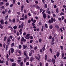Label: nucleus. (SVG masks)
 Wrapping results in <instances>:
<instances>
[{"label":"nucleus","mask_w":66,"mask_h":66,"mask_svg":"<svg viewBox=\"0 0 66 66\" xmlns=\"http://www.w3.org/2000/svg\"><path fill=\"white\" fill-rule=\"evenodd\" d=\"M30 34H27L25 37V38L27 39H29L30 38Z\"/></svg>","instance_id":"nucleus-1"},{"label":"nucleus","mask_w":66,"mask_h":66,"mask_svg":"<svg viewBox=\"0 0 66 66\" xmlns=\"http://www.w3.org/2000/svg\"><path fill=\"white\" fill-rule=\"evenodd\" d=\"M53 18H51V20H49L48 21V23H53Z\"/></svg>","instance_id":"nucleus-2"},{"label":"nucleus","mask_w":66,"mask_h":66,"mask_svg":"<svg viewBox=\"0 0 66 66\" xmlns=\"http://www.w3.org/2000/svg\"><path fill=\"white\" fill-rule=\"evenodd\" d=\"M21 42H26L27 41V40L24 39V37H22L21 39Z\"/></svg>","instance_id":"nucleus-3"},{"label":"nucleus","mask_w":66,"mask_h":66,"mask_svg":"<svg viewBox=\"0 0 66 66\" xmlns=\"http://www.w3.org/2000/svg\"><path fill=\"white\" fill-rule=\"evenodd\" d=\"M27 45H23V50L25 49H26L27 48Z\"/></svg>","instance_id":"nucleus-4"},{"label":"nucleus","mask_w":66,"mask_h":66,"mask_svg":"<svg viewBox=\"0 0 66 66\" xmlns=\"http://www.w3.org/2000/svg\"><path fill=\"white\" fill-rule=\"evenodd\" d=\"M52 62L53 63V64L54 65V64H55V59H52Z\"/></svg>","instance_id":"nucleus-5"},{"label":"nucleus","mask_w":66,"mask_h":66,"mask_svg":"<svg viewBox=\"0 0 66 66\" xmlns=\"http://www.w3.org/2000/svg\"><path fill=\"white\" fill-rule=\"evenodd\" d=\"M10 50H11V53H14V49L13 48H11Z\"/></svg>","instance_id":"nucleus-6"},{"label":"nucleus","mask_w":66,"mask_h":66,"mask_svg":"<svg viewBox=\"0 0 66 66\" xmlns=\"http://www.w3.org/2000/svg\"><path fill=\"white\" fill-rule=\"evenodd\" d=\"M38 55V57L37 56H36V58L37 60H39V59H40L39 58H40V55H39V54Z\"/></svg>","instance_id":"nucleus-7"},{"label":"nucleus","mask_w":66,"mask_h":66,"mask_svg":"<svg viewBox=\"0 0 66 66\" xmlns=\"http://www.w3.org/2000/svg\"><path fill=\"white\" fill-rule=\"evenodd\" d=\"M60 52H58L56 53V56L57 57H59V55H60Z\"/></svg>","instance_id":"nucleus-8"},{"label":"nucleus","mask_w":66,"mask_h":66,"mask_svg":"<svg viewBox=\"0 0 66 66\" xmlns=\"http://www.w3.org/2000/svg\"><path fill=\"white\" fill-rule=\"evenodd\" d=\"M0 22L2 24L3 23H4V20L3 19H2L0 21Z\"/></svg>","instance_id":"nucleus-9"},{"label":"nucleus","mask_w":66,"mask_h":66,"mask_svg":"<svg viewBox=\"0 0 66 66\" xmlns=\"http://www.w3.org/2000/svg\"><path fill=\"white\" fill-rule=\"evenodd\" d=\"M43 18L45 19L46 18V14L45 13H44L43 14Z\"/></svg>","instance_id":"nucleus-10"},{"label":"nucleus","mask_w":66,"mask_h":66,"mask_svg":"<svg viewBox=\"0 0 66 66\" xmlns=\"http://www.w3.org/2000/svg\"><path fill=\"white\" fill-rule=\"evenodd\" d=\"M35 59L34 58H33V57H31L30 58V61L31 62H32L33 60H34Z\"/></svg>","instance_id":"nucleus-11"},{"label":"nucleus","mask_w":66,"mask_h":66,"mask_svg":"<svg viewBox=\"0 0 66 66\" xmlns=\"http://www.w3.org/2000/svg\"><path fill=\"white\" fill-rule=\"evenodd\" d=\"M11 42V39H10V38H8L7 40V43H8L9 42Z\"/></svg>","instance_id":"nucleus-12"},{"label":"nucleus","mask_w":66,"mask_h":66,"mask_svg":"<svg viewBox=\"0 0 66 66\" xmlns=\"http://www.w3.org/2000/svg\"><path fill=\"white\" fill-rule=\"evenodd\" d=\"M10 60L12 63L14 62V59H11V58H10Z\"/></svg>","instance_id":"nucleus-13"},{"label":"nucleus","mask_w":66,"mask_h":66,"mask_svg":"<svg viewBox=\"0 0 66 66\" xmlns=\"http://www.w3.org/2000/svg\"><path fill=\"white\" fill-rule=\"evenodd\" d=\"M14 45H15V44L14 43H13L11 44V47H14Z\"/></svg>","instance_id":"nucleus-14"},{"label":"nucleus","mask_w":66,"mask_h":66,"mask_svg":"<svg viewBox=\"0 0 66 66\" xmlns=\"http://www.w3.org/2000/svg\"><path fill=\"white\" fill-rule=\"evenodd\" d=\"M46 47V45H44V47L42 48V50L43 51H45V47Z\"/></svg>","instance_id":"nucleus-15"},{"label":"nucleus","mask_w":66,"mask_h":66,"mask_svg":"<svg viewBox=\"0 0 66 66\" xmlns=\"http://www.w3.org/2000/svg\"><path fill=\"white\" fill-rule=\"evenodd\" d=\"M21 61V60H18V63L19 64L20 63V62Z\"/></svg>","instance_id":"nucleus-16"},{"label":"nucleus","mask_w":66,"mask_h":66,"mask_svg":"<svg viewBox=\"0 0 66 66\" xmlns=\"http://www.w3.org/2000/svg\"><path fill=\"white\" fill-rule=\"evenodd\" d=\"M36 9H40V7H39V6L38 5H37L36 6Z\"/></svg>","instance_id":"nucleus-17"},{"label":"nucleus","mask_w":66,"mask_h":66,"mask_svg":"<svg viewBox=\"0 0 66 66\" xmlns=\"http://www.w3.org/2000/svg\"><path fill=\"white\" fill-rule=\"evenodd\" d=\"M23 23H22L21 24V27L22 28H23Z\"/></svg>","instance_id":"nucleus-18"},{"label":"nucleus","mask_w":66,"mask_h":66,"mask_svg":"<svg viewBox=\"0 0 66 66\" xmlns=\"http://www.w3.org/2000/svg\"><path fill=\"white\" fill-rule=\"evenodd\" d=\"M42 42V38H40L39 40V43H41Z\"/></svg>","instance_id":"nucleus-19"},{"label":"nucleus","mask_w":66,"mask_h":66,"mask_svg":"<svg viewBox=\"0 0 66 66\" xmlns=\"http://www.w3.org/2000/svg\"><path fill=\"white\" fill-rule=\"evenodd\" d=\"M49 28H50V29H52V28H53V26L51 25H50L49 26Z\"/></svg>","instance_id":"nucleus-20"},{"label":"nucleus","mask_w":66,"mask_h":66,"mask_svg":"<svg viewBox=\"0 0 66 66\" xmlns=\"http://www.w3.org/2000/svg\"><path fill=\"white\" fill-rule=\"evenodd\" d=\"M24 7V6L23 5H22V6H21V11H22L23 10V8Z\"/></svg>","instance_id":"nucleus-21"},{"label":"nucleus","mask_w":66,"mask_h":66,"mask_svg":"<svg viewBox=\"0 0 66 66\" xmlns=\"http://www.w3.org/2000/svg\"><path fill=\"white\" fill-rule=\"evenodd\" d=\"M7 38V37H6V36H5L4 37V41H5Z\"/></svg>","instance_id":"nucleus-22"},{"label":"nucleus","mask_w":66,"mask_h":66,"mask_svg":"<svg viewBox=\"0 0 66 66\" xmlns=\"http://www.w3.org/2000/svg\"><path fill=\"white\" fill-rule=\"evenodd\" d=\"M12 66H16V63H13L12 64Z\"/></svg>","instance_id":"nucleus-23"},{"label":"nucleus","mask_w":66,"mask_h":66,"mask_svg":"<svg viewBox=\"0 0 66 66\" xmlns=\"http://www.w3.org/2000/svg\"><path fill=\"white\" fill-rule=\"evenodd\" d=\"M12 22L13 23H15V19L14 18L12 20Z\"/></svg>","instance_id":"nucleus-24"},{"label":"nucleus","mask_w":66,"mask_h":66,"mask_svg":"<svg viewBox=\"0 0 66 66\" xmlns=\"http://www.w3.org/2000/svg\"><path fill=\"white\" fill-rule=\"evenodd\" d=\"M3 5V2H1L0 3V5L1 6L2 5Z\"/></svg>","instance_id":"nucleus-25"},{"label":"nucleus","mask_w":66,"mask_h":66,"mask_svg":"<svg viewBox=\"0 0 66 66\" xmlns=\"http://www.w3.org/2000/svg\"><path fill=\"white\" fill-rule=\"evenodd\" d=\"M42 22H39V24L40 26L42 25Z\"/></svg>","instance_id":"nucleus-26"},{"label":"nucleus","mask_w":66,"mask_h":66,"mask_svg":"<svg viewBox=\"0 0 66 66\" xmlns=\"http://www.w3.org/2000/svg\"><path fill=\"white\" fill-rule=\"evenodd\" d=\"M45 60H47V54H45Z\"/></svg>","instance_id":"nucleus-27"},{"label":"nucleus","mask_w":66,"mask_h":66,"mask_svg":"<svg viewBox=\"0 0 66 66\" xmlns=\"http://www.w3.org/2000/svg\"><path fill=\"white\" fill-rule=\"evenodd\" d=\"M13 28L14 30H16V29H17V26H14L13 27Z\"/></svg>","instance_id":"nucleus-28"},{"label":"nucleus","mask_w":66,"mask_h":66,"mask_svg":"<svg viewBox=\"0 0 66 66\" xmlns=\"http://www.w3.org/2000/svg\"><path fill=\"white\" fill-rule=\"evenodd\" d=\"M44 6L45 8H47V6H48L46 4H44Z\"/></svg>","instance_id":"nucleus-29"},{"label":"nucleus","mask_w":66,"mask_h":66,"mask_svg":"<svg viewBox=\"0 0 66 66\" xmlns=\"http://www.w3.org/2000/svg\"><path fill=\"white\" fill-rule=\"evenodd\" d=\"M0 8L1 9V10H2V9H4V6H3L1 7H0Z\"/></svg>","instance_id":"nucleus-30"},{"label":"nucleus","mask_w":66,"mask_h":66,"mask_svg":"<svg viewBox=\"0 0 66 66\" xmlns=\"http://www.w3.org/2000/svg\"><path fill=\"white\" fill-rule=\"evenodd\" d=\"M56 12L57 13H59V9L57 8L56 9Z\"/></svg>","instance_id":"nucleus-31"},{"label":"nucleus","mask_w":66,"mask_h":66,"mask_svg":"<svg viewBox=\"0 0 66 66\" xmlns=\"http://www.w3.org/2000/svg\"><path fill=\"white\" fill-rule=\"evenodd\" d=\"M27 17H28V16H27V15L26 14L25 15L24 17H25V19H27Z\"/></svg>","instance_id":"nucleus-32"},{"label":"nucleus","mask_w":66,"mask_h":66,"mask_svg":"<svg viewBox=\"0 0 66 66\" xmlns=\"http://www.w3.org/2000/svg\"><path fill=\"white\" fill-rule=\"evenodd\" d=\"M20 20H24V18H22L20 19Z\"/></svg>","instance_id":"nucleus-33"},{"label":"nucleus","mask_w":66,"mask_h":66,"mask_svg":"<svg viewBox=\"0 0 66 66\" xmlns=\"http://www.w3.org/2000/svg\"><path fill=\"white\" fill-rule=\"evenodd\" d=\"M24 55H25V56H27V54L26 53V52H24Z\"/></svg>","instance_id":"nucleus-34"},{"label":"nucleus","mask_w":66,"mask_h":66,"mask_svg":"<svg viewBox=\"0 0 66 66\" xmlns=\"http://www.w3.org/2000/svg\"><path fill=\"white\" fill-rule=\"evenodd\" d=\"M52 42H53L54 40V38L53 37L52 39Z\"/></svg>","instance_id":"nucleus-35"},{"label":"nucleus","mask_w":66,"mask_h":66,"mask_svg":"<svg viewBox=\"0 0 66 66\" xmlns=\"http://www.w3.org/2000/svg\"><path fill=\"white\" fill-rule=\"evenodd\" d=\"M8 48V46L7 45H6V51L7 50V48Z\"/></svg>","instance_id":"nucleus-36"},{"label":"nucleus","mask_w":66,"mask_h":66,"mask_svg":"<svg viewBox=\"0 0 66 66\" xmlns=\"http://www.w3.org/2000/svg\"><path fill=\"white\" fill-rule=\"evenodd\" d=\"M43 9L42 8H41L40 9V13H42V12L43 11Z\"/></svg>","instance_id":"nucleus-37"},{"label":"nucleus","mask_w":66,"mask_h":66,"mask_svg":"<svg viewBox=\"0 0 66 66\" xmlns=\"http://www.w3.org/2000/svg\"><path fill=\"white\" fill-rule=\"evenodd\" d=\"M52 60H51V59H49L48 60H47V62H51L52 61Z\"/></svg>","instance_id":"nucleus-38"},{"label":"nucleus","mask_w":66,"mask_h":66,"mask_svg":"<svg viewBox=\"0 0 66 66\" xmlns=\"http://www.w3.org/2000/svg\"><path fill=\"white\" fill-rule=\"evenodd\" d=\"M31 53H34V50H32L30 51Z\"/></svg>","instance_id":"nucleus-39"},{"label":"nucleus","mask_w":66,"mask_h":66,"mask_svg":"<svg viewBox=\"0 0 66 66\" xmlns=\"http://www.w3.org/2000/svg\"><path fill=\"white\" fill-rule=\"evenodd\" d=\"M0 28H1V29H3V27L1 24H0Z\"/></svg>","instance_id":"nucleus-40"},{"label":"nucleus","mask_w":66,"mask_h":66,"mask_svg":"<svg viewBox=\"0 0 66 66\" xmlns=\"http://www.w3.org/2000/svg\"><path fill=\"white\" fill-rule=\"evenodd\" d=\"M45 27L46 28H48V25H47V24H45Z\"/></svg>","instance_id":"nucleus-41"},{"label":"nucleus","mask_w":66,"mask_h":66,"mask_svg":"<svg viewBox=\"0 0 66 66\" xmlns=\"http://www.w3.org/2000/svg\"><path fill=\"white\" fill-rule=\"evenodd\" d=\"M26 61H27V58H25L24 59V62H26Z\"/></svg>","instance_id":"nucleus-42"},{"label":"nucleus","mask_w":66,"mask_h":66,"mask_svg":"<svg viewBox=\"0 0 66 66\" xmlns=\"http://www.w3.org/2000/svg\"><path fill=\"white\" fill-rule=\"evenodd\" d=\"M42 1L43 4H45V0H42Z\"/></svg>","instance_id":"nucleus-43"},{"label":"nucleus","mask_w":66,"mask_h":66,"mask_svg":"<svg viewBox=\"0 0 66 66\" xmlns=\"http://www.w3.org/2000/svg\"><path fill=\"white\" fill-rule=\"evenodd\" d=\"M46 13H48V14H50L51 13V12L50 11H47Z\"/></svg>","instance_id":"nucleus-44"},{"label":"nucleus","mask_w":66,"mask_h":66,"mask_svg":"<svg viewBox=\"0 0 66 66\" xmlns=\"http://www.w3.org/2000/svg\"><path fill=\"white\" fill-rule=\"evenodd\" d=\"M55 27L57 28V29H60V28H59V26H58L56 25L55 26Z\"/></svg>","instance_id":"nucleus-45"},{"label":"nucleus","mask_w":66,"mask_h":66,"mask_svg":"<svg viewBox=\"0 0 66 66\" xmlns=\"http://www.w3.org/2000/svg\"><path fill=\"white\" fill-rule=\"evenodd\" d=\"M31 20H29L28 21V23H31Z\"/></svg>","instance_id":"nucleus-46"},{"label":"nucleus","mask_w":66,"mask_h":66,"mask_svg":"<svg viewBox=\"0 0 66 66\" xmlns=\"http://www.w3.org/2000/svg\"><path fill=\"white\" fill-rule=\"evenodd\" d=\"M39 65L40 66H43V64L42 62H40L39 63Z\"/></svg>","instance_id":"nucleus-47"},{"label":"nucleus","mask_w":66,"mask_h":66,"mask_svg":"<svg viewBox=\"0 0 66 66\" xmlns=\"http://www.w3.org/2000/svg\"><path fill=\"white\" fill-rule=\"evenodd\" d=\"M43 30H44V26H43L42 27V28L41 29L42 31H43Z\"/></svg>","instance_id":"nucleus-48"},{"label":"nucleus","mask_w":66,"mask_h":66,"mask_svg":"<svg viewBox=\"0 0 66 66\" xmlns=\"http://www.w3.org/2000/svg\"><path fill=\"white\" fill-rule=\"evenodd\" d=\"M9 55L11 54V50H10L9 51Z\"/></svg>","instance_id":"nucleus-49"},{"label":"nucleus","mask_w":66,"mask_h":66,"mask_svg":"<svg viewBox=\"0 0 66 66\" xmlns=\"http://www.w3.org/2000/svg\"><path fill=\"white\" fill-rule=\"evenodd\" d=\"M6 65H8V64H9V62H8V61H6Z\"/></svg>","instance_id":"nucleus-50"},{"label":"nucleus","mask_w":66,"mask_h":66,"mask_svg":"<svg viewBox=\"0 0 66 66\" xmlns=\"http://www.w3.org/2000/svg\"><path fill=\"white\" fill-rule=\"evenodd\" d=\"M8 15H7L6 16V18H5V19L6 20V19H7V18H8Z\"/></svg>","instance_id":"nucleus-51"},{"label":"nucleus","mask_w":66,"mask_h":66,"mask_svg":"<svg viewBox=\"0 0 66 66\" xmlns=\"http://www.w3.org/2000/svg\"><path fill=\"white\" fill-rule=\"evenodd\" d=\"M61 15H64V14L63 12H61L60 13Z\"/></svg>","instance_id":"nucleus-52"},{"label":"nucleus","mask_w":66,"mask_h":66,"mask_svg":"<svg viewBox=\"0 0 66 66\" xmlns=\"http://www.w3.org/2000/svg\"><path fill=\"white\" fill-rule=\"evenodd\" d=\"M51 44L52 46H53L54 45V43H53V42H52L51 43Z\"/></svg>","instance_id":"nucleus-53"},{"label":"nucleus","mask_w":66,"mask_h":66,"mask_svg":"<svg viewBox=\"0 0 66 66\" xmlns=\"http://www.w3.org/2000/svg\"><path fill=\"white\" fill-rule=\"evenodd\" d=\"M52 36H50L49 37V39H51L52 38Z\"/></svg>","instance_id":"nucleus-54"},{"label":"nucleus","mask_w":66,"mask_h":66,"mask_svg":"<svg viewBox=\"0 0 66 66\" xmlns=\"http://www.w3.org/2000/svg\"><path fill=\"white\" fill-rule=\"evenodd\" d=\"M30 47L31 49H33V47H32V45H30Z\"/></svg>","instance_id":"nucleus-55"},{"label":"nucleus","mask_w":66,"mask_h":66,"mask_svg":"<svg viewBox=\"0 0 66 66\" xmlns=\"http://www.w3.org/2000/svg\"><path fill=\"white\" fill-rule=\"evenodd\" d=\"M6 45L5 44V43H4L3 44V47L4 48H5V47Z\"/></svg>","instance_id":"nucleus-56"},{"label":"nucleus","mask_w":66,"mask_h":66,"mask_svg":"<svg viewBox=\"0 0 66 66\" xmlns=\"http://www.w3.org/2000/svg\"><path fill=\"white\" fill-rule=\"evenodd\" d=\"M37 49V47L36 46L34 48V50H36Z\"/></svg>","instance_id":"nucleus-57"},{"label":"nucleus","mask_w":66,"mask_h":66,"mask_svg":"<svg viewBox=\"0 0 66 66\" xmlns=\"http://www.w3.org/2000/svg\"><path fill=\"white\" fill-rule=\"evenodd\" d=\"M54 37H57V35L56 34H55L54 35Z\"/></svg>","instance_id":"nucleus-58"},{"label":"nucleus","mask_w":66,"mask_h":66,"mask_svg":"<svg viewBox=\"0 0 66 66\" xmlns=\"http://www.w3.org/2000/svg\"><path fill=\"white\" fill-rule=\"evenodd\" d=\"M30 39H33V36H30Z\"/></svg>","instance_id":"nucleus-59"},{"label":"nucleus","mask_w":66,"mask_h":66,"mask_svg":"<svg viewBox=\"0 0 66 66\" xmlns=\"http://www.w3.org/2000/svg\"><path fill=\"white\" fill-rule=\"evenodd\" d=\"M13 4H11L10 5V7H13Z\"/></svg>","instance_id":"nucleus-60"},{"label":"nucleus","mask_w":66,"mask_h":66,"mask_svg":"<svg viewBox=\"0 0 66 66\" xmlns=\"http://www.w3.org/2000/svg\"><path fill=\"white\" fill-rule=\"evenodd\" d=\"M61 55L62 57H64V54H61Z\"/></svg>","instance_id":"nucleus-61"},{"label":"nucleus","mask_w":66,"mask_h":66,"mask_svg":"<svg viewBox=\"0 0 66 66\" xmlns=\"http://www.w3.org/2000/svg\"><path fill=\"white\" fill-rule=\"evenodd\" d=\"M50 51H51V53H52V50L51 48H50Z\"/></svg>","instance_id":"nucleus-62"},{"label":"nucleus","mask_w":66,"mask_h":66,"mask_svg":"<svg viewBox=\"0 0 66 66\" xmlns=\"http://www.w3.org/2000/svg\"><path fill=\"white\" fill-rule=\"evenodd\" d=\"M60 47L61 50H63V47L62 46H61Z\"/></svg>","instance_id":"nucleus-63"},{"label":"nucleus","mask_w":66,"mask_h":66,"mask_svg":"<svg viewBox=\"0 0 66 66\" xmlns=\"http://www.w3.org/2000/svg\"><path fill=\"white\" fill-rule=\"evenodd\" d=\"M45 66H48V63H46Z\"/></svg>","instance_id":"nucleus-64"}]
</instances>
